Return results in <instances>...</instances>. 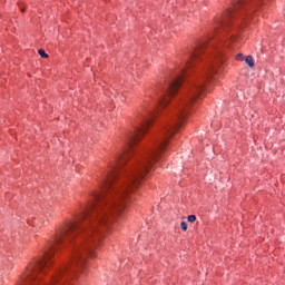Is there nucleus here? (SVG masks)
Returning <instances> with one entry per match:
<instances>
[{
	"label": "nucleus",
	"instance_id": "obj_8",
	"mask_svg": "<svg viewBox=\"0 0 285 285\" xmlns=\"http://www.w3.org/2000/svg\"><path fill=\"white\" fill-rule=\"evenodd\" d=\"M236 61H244V55L238 53V55L236 56Z\"/></svg>",
	"mask_w": 285,
	"mask_h": 285
},
{
	"label": "nucleus",
	"instance_id": "obj_6",
	"mask_svg": "<svg viewBox=\"0 0 285 285\" xmlns=\"http://www.w3.org/2000/svg\"><path fill=\"white\" fill-rule=\"evenodd\" d=\"M187 219H188V222H189L190 224H193L194 222H197V216H195V215H189V216L187 217Z\"/></svg>",
	"mask_w": 285,
	"mask_h": 285
},
{
	"label": "nucleus",
	"instance_id": "obj_1",
	"mask_svg": "<svg viewBox=\"0 0 285 285\" xmlns=\"http://www.w3.org/2000/svg\"><path fill=\"white\" fill-rule=\"evenodd\" d=\"M181 81H184V71L181 73L175 76L167 85L166 89L164 90V95L167 97L158 99V104L160 108L168 106V97H173L176 90H179V86H181Z\"/></svg>",
	"mask_w": 285,
	"mask_h": 285
},
{
	"label": "nucleus",
	"instance_id": "obj_3",
	"mask_svg": "<svg viewBox=\"0 0 285 285\" xmlns=\"http://www.w3.org/2000/svg\"><path fill=\"white\" fill-rule=\"evenodd\" d=\"M216 28H220V30L228 32V28H230V20H228V18H225L224 20H219L216 24Z\"/></svg>",
	"mask_w": 285,
	"mask_h": 285
},
{
	"label": "nucleus",
	"instance_id": "obj_11",
	"mask_svg": "<svg viewBox=\"0 0 285 285\" xmlns=\"http://www.w3.org/2000/svg\"><path fill=\"white\" fill-rule=\"evenodd\" d=\"M148 99H153V96L151 95H147Z\"/></svg>",
	"mask_w": 285,
	"mask_h": 285
},
{
	"label": "nucleus",
	"instance_id": "obj_10",
	"mask_svg": "<svg viewBox=\"0 0 285 285\" xmlns=\"http://www.w3.org/2000/svg\"><path fill=\"white\" fill-rule=\"evenodd\" d=\"M148 104V100H144V105H142V108H146V105Z\"/></svg>",
	"mask_w": 285,
	"mask_h": 285
},
{
	"label": "nucleus",
	"instance_id": "obj_4",
	"mask_svg": "<svg viewBox=\"0 0 285 285\" xmlns=\"http://www.w3.org/2000/svg\"><path fill=\"white\" fill-rule=\"evenodd\" d=\"M245 62L247 63V66H249V68H255V59L253 58V56H247L245 58Z\"/></svg>",
	"mask_w": 285,
	"mask_h": 285
},
{
	"label": "nucleus",
	"instance_id": "obj_5",
	"mask_svg": "<svg viewBox=\"0 0 285 285\" xmlns=\"http://www.w3.org/2000/svg\"><path fill=\"white\" fill-rule=\"evenodd\" d=\"M38 53L40 55V57H41L42 59H48V53H46V50L39 49Z\"/></svg>",
	"mask_w": 285,
	"mask_h": 285
},
{
	"label": "nucleus",
	"instance_id": "obj_9",
	"mask_svg": "<svg viewBox=\"0 0 285 285\" xmlns=\"http://www.w3.org/2000/svg\"><path fill=\"white\" fill-rule=\"evenodd\" d=\"M236 39H237V36L232 35V36L229 37L228 41H236Z\"/></svg>",
	"mask_w": 285,
	"mask_h": 285
},
{
	"label": "nucleus",
	"instance_id": "obj_2",
	"mask_svg": "<svg viewBox=\"0 0 285 285\" xmlns=\"http://www.w3.org/2000/svg\"><path fill=\"white\" fill-rule=\"evenodd\" d=\"M205 42L198 43L189 53L188 60L186 61L187 68H190L195 61H199L202 52H204Z\"/></svg>",
	"mask_w": 285,
	"mask_h": 285
},
{
	"label": "nucleus",
	"instance_id": "obj_7",
	"mask_svg": "<svg viewBox=\"0 0 285 285\" xmlns=\"http://www.w3.org/2000/svg\"><path fill=\"white\" fill-rule=\"evenodd\" d=\"M180 228H181V230H188V223L181 222L180 223Z\"/></svg>",
	"mask_w": 285,
	"mask_h": 285
}]
</instances>
